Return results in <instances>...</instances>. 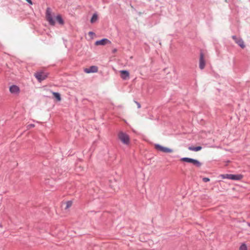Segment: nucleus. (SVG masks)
Segmentation results:
<instances>
[{"instance_id": "nucleus-1", "label": "nucleus", "mask_w": 250, "mask_h": 250, "mask_svg": "<svg viewBox=\"0 0 250 250\" xmlns=\"http://www.w3.org/2000/svg\"><path fill=\"white\" fill-rule=\"evenodd\" d=\"M118 138L125 145H128L129 144L130 138L127 134L121 131L118 133Z\"/></svg>"}, {"instance_id": "nucleus-2", "label": "nucleus", "mask_w": 250, "mask_h": 250, "mask_svg": "<svg viewBox=\"0 0 250 250\" xmlns=\"http://www.w3.org/2000/svg\"><path fill=\"white\" fill-rule=\"evenodd\" d=\"M48 73L45 72L44 71H40L36 72L34 74V76L38 80L39 82H41L42 81L45 80L48 77Z\"/></svg>"}, {"instance_id": "nucleus-3", "label": "nucleus", "mask_w": 250, "mask_h": 250, "mask_svg": "<svg viewBox=\"0 0 250 250\" xmlns=\"http://www.w3.org/2000/svg\"><path fill=\"white\" fill-rule=\"evenodd\" d=\"M46 19L50 25H54L55 24V22L51 15V10L49 7L47 8L46 10Z\"/></svg>"}, {"instance_id": "nucleus-4", "label": "nucleus", "mask_w": 250, "mask_h": 250, "mask_svg": "<svg viewBox=\"0 0 250 250\" xmlns=\"http://www.w3.org/2000/svg\"><path fill=\"white\" fill-rule=\"evenodd\" d=\"M155 148L158 151L165 152V153H171L173 151V149L163 146L159 144H155L154 145Z\"/></svg>"}, {"instance_id": "nucleus-5", "label": "nucleus", "mask_w": 250, "mask_h": 250, "mask_svg": "<svg viewBox=\"0 0 250 250\" xmlns=\"http://www.w3.org/2000/svg\"><path fill=\"white\" fill-rule=\"evenodd\" d=\"M98 67L95 65H93L89 68H85L84 69V71L86 73H96L98 72Z\"/></svg>"}, {"instance_id": "nucleus-6", "label": "nucleus", "mask_w": 250, "mask_h": 250, "mask_svg": "<svg viewBox=\"0 0 250 250\" xmlns=\"http://www.w3.org/2000/svg\"><path fill=\"white\" fill-rule=\"evenodd\" d=\"M205 66V60L204 59V55L203 52L200 53L199 60V67L201 69H203Z\"/></svg>"}, {"instance_id": "nucleus-7", "label": "nucleus", "mask_w": 250, "mask_h": 250, "mask_svg": "<svg viewBox=\"0 0 250 250\" xmlns=\"http://www.w3.org/2000/svg\"><path fill=\"white\" fill-rule=\"evenodd\" d=\"M108 43H111V42L107 39H103L101 40L97 41L95 44L96 45H104Z\"/></svg>"}, {"instance_id": "nucleus-8", "label": "nucleus", "mask_w": 250, "mask_h": 250, "mask_svg": "<svg viewBox=\"0 0 250 250\" xmlns=\"http://www.w3.org/2000/svg\"><path fill=\"white\" fill-rule=\"evenodd\" d=\"M232 39L234 40L235 42L241 48H244L245 47L244 42L242 39L237 38L235 36H233Z\"/></svg>"}, {"instance_id": "nucleus-9", "label": "nucleus", "mask_w": 250, "mask_h": 250, "mask_svg": "<svg viewBox=\"0 0 250 250\" xmlns=\"http://www.w3.org/2000/svg\"><path fill=\"white\" fill-rule=\"evenodd\" d=\"M9 91L12 94H18L20 92V88L16 85H12L10 87Z\"/></svg>"}, {"instance_id": "nucleus-10", "label": "nucleus", "mask_w": 250, "mask_h": 250, "mask_svg": "<svg viewBox=\"0 0 250 250\" xmlns=\"http://www.w3.org/2000/svg\"><path fill=\"white\" fill-rule=\"evenodd\" d=\"M121 77L123 80H128L129 78V73L126 70H121L120 71Z\"/></svg>"}, {"instance_id": "nucleus-11", "label": "nucleus", "mask_w": 250, "mask_h": 250, "mask_svg": "<svg viewBox=\"0 0 250 250\" xmlns=\"http://www.w3.org/2000/svg\"><path fill=\"white\" fill-rule=\"evenodd\" d=\"M243 177V176L241 174H231L230 179L232 180H240Z\"/></svg>"}, {"instance_id": "nucleus-12", "label": "nucleus", "mask_w": 250, "mask_h": 250, "mask_svg": "<svg viewBox=\"0 0 250 250\" xmlns=\"http://www.w3.org/2000/svg\"><path fill=\"white\" fill-rule=\"evenodd\" d=\"M53 95V98L55 99L57 101H60L61 100V95L58 92H52Z\"/></svg>"}, {"instance_id": "nucleus-13", "label": "nucleus", "mask_w": 250, "mask_h": 250, "mask_svg": "<svg viewBox=\"0 0 250 250\" xmlns=\"http://www.w3.org/2000/svg\"><path fill=\"white\" fill-rule=\"evenodd\" d=\"M188 148L189 150L198 151L199 150H201L202 147L200 146H198L197 147L189 146Z\"/></svg>"}, {"instance_id": "nucleus-14", "label": "nucleus", "mask_w": 250, "mask_h": 250, "mask_svg": "<svg viewBox=\"0 0 250 250\" xmlns=\"http://www.w3.org/2000/svg\"><path fill=\"white\" fill-rule=\"evenodd\" d=\"M190 163L193 164L194 165L200 167L201 166V163L197 160L191 159Z\"/></svg>"}, {"instance_id": "nucleus-15", "label": "nucleus", "mask_w": 250, "mask_h": 250, "mask_svg": "<svg viewBox=\"0 0 250 250\" xmlns=\"http://www.w3.org/2000/svg\"><path fill=\"white\" fill-rule=\"evenodd\" d=\"M98 20V15L96 14H94L93 15L91 20L90 22L92 23L95 22Z\"/></svg>"}, {"instance_id": "nucleus-16", "label": "nucleus", "mask_w": 250, "mask_h": 250, "mask_svg": "<svg viewBox=\"0 0 250 250\" xmlns=\"http://www.w3.org/2000/svg\"><path fill=\"white\" fill-rule=\"evenodd\" d=\"M73 204V202L72 201H68L67 202H66L65 203V205H66V206H65V209H67L68 208H69L70 207H71L72 206Z\"/></svg>"}, {"instance_id": "nucleus-17", "label": "nucleus", "mask_w": 250, "mask_h": 250, "mask_svg": "<svg viewBox=\"0 0 250 250\" xmlns=\"http://www.w3.org/2000/svg\"><path fill=\"white\" fill-rule=\"evenodd\" d=\"M191 159L192 158L184 157V158H181L180 159V161L182 162H185L190 163Z\"/></svg>"}, {"instance_id": "nucleus-18", "label": "nucleus", "mask_w": 250, "mask_h": 250, "mask_svg": "<svg viewBox=\"0 0 250 250\" xmlns=\"http://www.w3.org/2000/svg\"><path fill=\"white\" fill-rule=\"evenodd\" d=\"M56 20L59 22V23L62 24V18L61 15H59L56 17Z\"/></svg>"}, {"instance_id": "nucleus-19", "label": "nucleus", "mask_w": 250, "mask_h": 250, "mask_svg": "<svg viewBox=\"0 0 250 250\" xmlns=\"http://www.w3.org/2000/svg\"><path fill=\"white\" fill-rule=\"evenodd\" d=\"M239 250H248L247 245L243 243L239 247Z\"/></svg>"}, {"instance_id": "nucleus-20", "label": "nucleus", "mask_w": 250, "mask_h": 250, "mask_svg": "<svg viewBox=\"0 0 250 250\" xmlns=\"http://www.w3.org/2000/svg\"><path fill=\"white\" fill-rule=\"evenodd\" d=\"M35 126V125L34 124H29L27 125V129H30L32 127H34Z\"/></svg>"}, {"instance_id": "nucleus-21", "label": "nucleus", "mask_w": 250, "mask_h": 250, "mask_svg": "<svg viewBox=\"0 0 250 250\" xmlns=\"http://www.w3.org/2000/svg\"><path fill=\"white\" fill-rule=\"evenodd\" d=\"M209 180H210V179L208 178H207V177H205V178H203V181L204 182H208V181H209Z\"/></svg>"}, {"instance_id": "nucleus-22", "label": "nucleus", "mask_w": 250, "mask_h": 250, "mask_svg": "<svg viewBox=\"0 0 250 250\" xmlns=\"http://www.w3.org/2000/svg\"><path fill=\"white\" fill-rule=\"evenodd\" d=\"M231 174H226V179H230Z\"/></svg>"}, {"instance_id": "nucleus-23", "label": "nucleus", "mask_w": 250, "mask_h": 250, "mask_svg": "<svg viewBox=\"0 0 250 250\" xmlns=\"http://www.w3.org/2000/svg\"><path fill=\"white\" fill-rule=\"evenodd\" d=\"M220 176L223 178V179H226V174H222L220 175Z\"/></svg>"}, {"instance_id": "nucleus-24", "label": "nucleus", "mask_w": 250, "mask_h": 250, "mask_svg": "<svg viewBox=\"0 0 250 250\" xmlns=\"http://www.w3.org/2000/svg\"><path fill=\"white\" fill-rule=\"evenodd\" d=\"M27 2H28L29 4H32V2L31 0H26Z\"/></svg>"}, {"instance_id": "nucleus-25", "label": "nucleus", "mask_w": 250, "mask_h": 250, "mask_svg": "<svg viewBox=\"0 0 250 250\" xmlns=\"http://www.w3.org/2000/svg\"><path fill=\"white\" fill-rule=\"evenodd\" d=\"M88 34H89V35H91V36H92V35H94V33L93 32H89L88 33Z\"/></svg>"}, {"instance_id": "nucleus-26", "label": "nucleus", "mask_w": 250, "mask_h": 250, "mask_svg": "<svg viewBox=\"0 0 250 250\" xmlns=\"http://www.w3.org/2000/svg\"><path fill=\"white\" fill-rule=\"evenodd\" d=\"M47 181L49 182V179H47V180H46V181L45 183H47Z\"/></svg>"}]
</instances>
